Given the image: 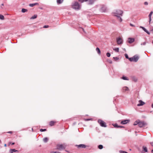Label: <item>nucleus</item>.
<instances>
[{
	"instance_id": "f257e3e1",
	"label": "nucleus",
	"mask_w": 153,
	"mask_h": 153,
	"mask_svg": "<svg viewBox=\"0 0 153 153\" xmlns=\"http://www.w3.org/2000/svg\"><path fill=\"white\" fill-rule=\"evenodd\" d=\"M114 16L117 17L118 20L121 22L122 21V19L121 16H122L123 11L120 10H118L114 12Z\"/></svg>"
},
{
	"instance_id": "f03ea898",
	"label": "nucleus",
	"mask_w": 153,
	"mask_h": 153,
	"mask_svg": "<svg viewBox=\"0 0 153 153\" xmlns=\"http://www.w3.org/2000/svg\"><path fill=\"white\" fill-rule=\"evenodd\" d=\"M72 8L75 10H79L81 7V5L77 2H75L72 5Z\"/></svg>"
},
{
	"instance_id": "7ed1b4c3",
	"label": "nucleus",
	"mask_w": 153,
	"mask_h": 153,
	"mask_svg": "<svg viewBox=\"0 0 153 153\" xmlns=\"http://www.w3.org/2000/svg\"><path fill=\"white\" fill-rule=\"evenodd\" d=\"M98 123L100 124L101 126L105 127H106V123L103 120L99 119L98 120Z\"/></svg>"
},
{
	"instance_id": "20e7f679",
	"label": "nucleus",
	"mask_w": 153,
	"mask_h": 153,
	"mask_svg": "<svg viewBox=\"0 0 153 153\" xmlns=\"http://www.w3.org/2000/svg\"><path fill=\"white\" fill-rule=\"evenodd\" d=\"M65 146L63 144H58L56 145V149L62 150V149H65Z\"/></svg>"
},
{
	"instance_id": "39448f33",
	"label": "nucleus",
	"mask_w": 153,
	"mask_h": 153,
	"mask_svg": "<svg viewBox=\"0 0 153 153\" xmlns=\"http://www.w3.org/2000/svg\"><path fill=\"white\" fill-rule=\"evenodd\" d=\"M118 45L121 44L123 43V40L120 37H118L116 39Z\"/></svg>"
},
{
	"instance_id": "423d86ee",
	"label": "nucleus",
	"mask_w": 153,
	"mask_h": 153,
	"mask_svg": "<svg viewBox=\"0 0 153 153\" xmlns=\"http://www.w3.org/2000/svg\"><path fill=\"white\" fill-rule=\"evenodd\" d=\"M147 124L144 121H140L138 124V126L140 127L141 128L143 127L145 125H146Z\"/></svg>"
},
{
	"instance_id": "0eeeda50",
	"label": "nucleus",
	"mask_w": 153,
	"mask_h": 153,
	"mask_svg": "<svg viewBox=\"0 0 153 153\" xmlns=\"http://www.w3.org/2000/svg\"><path fill=\"white\" fill-rule=\"evenodd\" d=\"M138 102H139V103H138L137 105V106H142L145 104V102H143L142 100H139Z\"/></svg>"
},
{
	"instance_id": "6e6552de",
	"label": "nucleus",
	"mask_w": 153,
	"mask_h": 153,
	"mask_svg": "<svg viewBox=\"0 0 153 153\" xmlns=\"http://www.w3.org/2000/svg\"><path fill=\"white\" fill-rule=\"evenodd\" d=\"M134 41V38H129L128 39V42L130 44L132 43Z\"/></svg>"
},
{
	"instance_id": "1a4fd4ad",
	"label": "nucleus",
	"mask_w": 153,
	"mask_h": 153,
	"mask_svg": "<svg viewBox=\"0 0 153 153\" xmlns=\"http://www.w3.org/2000/svg\"><path fill=\"white\" fill-rule=\"evenodd\" d=\"M139 57L135 55L133 57V61L134 62H137L139 59Z\"/></svg>"
},
{
	"instance_id": "9d476101",
	"label": "nucleus",
	"mask_w": 153,
	"mask_h": 153,
	"mask_svg": "<svg viewBox=\"0 0 153 153\" xmlns=\"http://www.w3.org/2000/svg\"><path fill=\"white\" fill-rule=\"evenodd\" d=\"M129 122V120H125L121 121V124H125L128 123Z\"/></svg>"
},
{
	"instance_id": "9b49d317",
	"label": "nucleus",
	"mask_w": 153,
	"mask_h": 153,
	"mask_svg": "<svg viewBox=\"0 0 153 153\" xmlns=\"http://www.w3.org/2000/svg\"><path fill=\"white\" fill-rule=\"evenodd\" d=\"M76 146H77L78 148H85L86 147V146L85 145L81 144L79 145H76Z\"/></svg>"
},
{
	"instance_id": "f8f14e48",
	"label": "nucleus",
	"mask_w": 153,
	"mask_h": 153,
	"mask_svg": "<svg viewBox=\"0 0 153 153\" xmlns=\"http://www.w3.org/2000/svg\"><path fill=\"white\" fill-rule=\"evenodd\" d=\"M140 28H141L143 29V30L146 33L148 34H150V33L149 32L145 27H144L140 26Z\"/></svg>"
},
{
	"instance_id": "ddd939ff",
	"label": "nucleus",
	"mask_w": 153,
	"mask_h": 153,
	"mask_svg": "<svg viewBox=\"0 0 153 153\" xmlns=\"http://www.w3.org/2000/svg\"><path fill=\"white\" fill-rule=\"evenodd\" d=\"M153 13V12L152 11L151 12L150 14H149V23H150V22L151 21V16H152Z\"/></svg>"
},
{
	"instance_id": "4468645a",
	"label": "nucleus",
	"mask_w": 153,
	"mask_h": 153,
	"mask_svg": "<svg viewBox=\"0 0 153 153\" xmlns=\"http://www.w3.org/2000/svg\"><path fill=\"white\" fill-rule=\"evenodd\" d=\"M39 3H33V4H29V6L31 7H33L36 5H38Z\"/></svg>"
},
{
	"instance_id": "2eb2a0df",
	"label": "nucleus",
	"mask_w": 153,
	"mask_h": 153,
	"mask_svg": "<svg viewBox=\"0 0 153 153\" xmlns=\"http://www.w3.org/2000/svg\"><path fill=\"white\" fill-rule=\"evenodd\" d=\"M18 151V150H15V149H10V153H13L14 152Z\"/></svg>"
},
{
	"instance_id": "dca6fc26",
	"label": "nucleus",
	"mask_w": 153,
	"mask_h": 153,
	"mask_svg": "<svg viewBox=\"0 0 153 153\" xmlns=\"http://www.w3.org/2000/svg\"><path fill=\"white\" fill-rule=\"evenodd\" d=\"M94 0H90L88 2V4L90 5L94 3Z\"/></svg>"
},
{
	"instance_id": "f3484780",
	"label": "nucleus",
	"mask_w": 153,
	"mask_h": 153,
	"mask_svg": "<svg viewBox=\"0 0 153 153\" xmlns=\"http://www.w3.org/2000/svg\"><path fill=\"white\" fill-rule=\"evenodd\" d=\"M48 140V137H45L43 139V141L45 143H47Z\"/></svg>"
},
{
	"instance_id": "a211bd4d",
	"label": "nucleus",
	"mask_w": 153,
	"mask_h": 153,
	"mask_svg": "<svg viewBox=\"0 0 153 153\" xmlns=\"http://www.w3.org/2000/svg\"><path fill=\"white\" fill-rule=\"evenodd\" d=\"M139 121H140V120H136L134 122V125H136L137 124L138 125Z\"/></svg>"
},
{
	"instance_id": "6ab92c4d",
	"label": "nucleus",
	"mask_w": 153,
	"mask_h": 153,
	"mask_svg": "<svg viewBox=\"0 0 153 153\" xmlns=\"http://www.w3.org/2000/svg\"><path fill=\"white\" fill-rule=\"evenodd\" d=\"M96 51L97 52L98 54H100V51L98 48H96Z\"/></svg>"
},
{
	"instance_id": "aec40b11",
	"label": "nucleus",
	"mask_w": 153,
	"mask_h": 153,
	"mask_svg": "<svg viewBox=\"0 0 153 153\" xmlns=\"http://www.w3.org/2000/svg\"><path fill=\"white\" fill-rule=\"evenodd\" d=\"M54 122L53 121H51L50 122L49 125L51 126H52L54 125Z\"/></svg>"
},
{
	"instance_id": "412c9836",
	"label": "nucleus",
	"mask_w": 153,
	"mask_h": 153,
	"mask_svg": "<svg viewBox=\"0 0 153 153\" xmlns=\"http://www.w3.org/2000/svg\"><path fill=\"white\" fill-rule=\"evenodd\" d=\"M63 0H57V2L58 4L62 3L63 1Z\"/></svg>"
},
{
	"instance_id": "4be33fe9",
	"label": "nucleus",
	"mask_w": 153,
	"mask_h": 153,
	"mask_svg": "<svg viewBox=\"0 0 153 153\" xmlns=\"http://www.w3.org/2000/svg\"><path fill=\"white\" fill-rule=\"evenodd\" d=\"M143 151L145 152H147L148 151L147 148L145 146H143Z\"/></svg>"
},
{
	"instance_id": "5701e85b",
	"label": "nucleus",
	"mask_w": 153,
	"mask_h": 153,
	"mask_svg": "<svg viewBox=\"0 0 153 153\" xmlns=\"http://www.w3.org/2000/svg\"><path fill=\"white\" fill-rule=\"evenodd\" d=\"M37 17V15H34V16H33L31 18V19H36Z\"/></svg>"
},
{
	"instance_id": "b1692460",
	"label": "nucleus",
	"mask_w": 153,
	"mask_h": 153,
	"mask_svg": "<svg viewBox=\"0 0 153 153\" xmlns=\"http://www.w3.org/2000/svg\"><path fill=\"white\" fill-rule=\"evenodd\" d=\"M123 90L125 91H128V88L127 87H124L123 88Z\"/></svg>"
},
{
	"instance_id": "393cba45",
	"label": "nucleus",
	"mask_w": 153,
	"mask_h": 153,
	"mask_svg": "<svg viewBox=\"0 0 153 153\" xmlns=\"http://www.w3.org/2000/svg\"><path fill=\"white\" fill-rule=\"evenodd\" d=\"M113 50L117 52H119V48H114Z\"/></svg>"
},
{
	"instance_id": "a878e982",
	"label": "nucleus",
	"mask_w": 153,
	"mask_h": 153,
	"mask_svg": "<svg viewBox=\"0 0 153 153\" xmlns=\"http://www.w3.org/2000/svg\"><path fill=\"white\" fill-rule=\"evenodd\" d=\"M27 11V9L24 8H22V13H25Z\"/></svg>"
},
{
	"instance_id": "bb28decb",
	"label": "nucleus",
	"mask_w": 153,
	"mask_h": 153,
	"mask_svg": "<svg viewBox=\"0 0 153 153\" xmlns=\"http://www.w3.org/2000/svg\"><path fill=\"white\" fill-rule=\"evenodd\" d=\"M122 79H124V80H128V79L126 76H123L122 77Z\"/></svg>"
},
{
	"instance_id": "cd10ccee",
	"label": "nucleus",
	"mask_w": 153,
	"mask_h": 153,
	"mask_svg": "<svg viewBox=\"0 0 153 153\" xmlns=\"http://www.w3.org/2000/svg\"><path fill=\"white\" fill-rule=\"evenodd\" d=\"M0 19L1 20H4V16L2 15H0Z\"/></svg>"
},
{
	"instance_id": "c85d7f7f",
	"label": "nucleus",
	"mask_w": 153,
	"mask_h": 153,
	"mask_svg": "<svg viewBox=\"0 0 153 153\" xmlns=\"http://www.w3.org/2000/svg\"><path fill=\"white\" fill-rule=\"evenodd\" d=\"M98 148L100 149H102L103 148V146L102 145H100L98 146Z\"/></svg>"
},
{
	"instance_id": "c756f323",
	"label": "nucleus",
	"mask_w": 153,
	"mask_h": 153,
	"mask_svg": "<svg viewBox=\"0 0 153 153\" xmlns=\"http://www.w3.org/2000/svg\"><path fill=\"white\" fill-rule=\"evenodd\" d=\"M101 10L104 12L106 11V8L104 7H102L101 8Z\"/></svg>"
},
{
	"instance_id": "7c9ffc66",
	"label": "nucleus",
	"mask_w": 153,
	"mask_h": 153,
	"mask_svg": "<svg viewBox=\"0 0 153 153\" xmlns=\"http://www.w3.org/2000/svg\"><path fill=\"white\" fill-rule=\"evenodd\" d=\"M113 59L115 61H117L119 59V58L117 57H114Z\"/></svg>"
},
{
	"instance_id": "2f4dec72",
	"label": "nucleus",
	"mask_w": 153,
	"mask_h": 153,
	"mask_svg": "<svg viewBox=\"0 0 153 153\" xmlns=\"http://www.w3.org/2000/svg\"><path fill=\"white\" fill-rule=\"evenodd\" d=\"M120 153H128L126 152L123 151H119Z\"/></svg>"
},
{
	"instance_id": "473e14b6",
	"label": "nucleus",
	"mask_w": 153,
	"mask_h": 153,
	"mask_svg": "<svg viewBox=\"0 0 153 153\" xmlns=\"http://www.w3.org/2000/svg\"><path fill=\"white\" fill-rule=\"evenodd\" d=\"M128 59L131 62L133 61V57L132 58H129Z\"/></svg>"
},
{
	"instance_id": "72a5a7b5",
	"label": "nucleus",
	"mask_w": 153,
	"mask_h": 153,
	"mask_svg": "<svg viewBox=\"0 0 153 153\" xmlns=\"http://www.w3.org/2000/svg\"><path fill=\"white\" fill-rule=\"evenodd\" d=\"M106 56L107 57H110V56H111V54L110 53H106Z\"/></svg>"
},
{
	"instance_id": "f704fd0d",
	"label": "nucleus",
	"mask_w": 153,
	"mask_h": 153,
	"mask_svg": "<svg viewBox=\"0 0 153 153\" xmlns=\"http://www.w3.org/2000/svg\"><path fill=\"white\" fill-rule=\"evenodd\" d=\"M114 126L115 127L119 128V126L117 124H114Z\"/></svg>"
},
{
	"instance_id": "c9c22d12",
	"label": "nucleus",
	"mask_w": 153,
	"mask_h": 153,
	"mask_svg": "<svg viewBox=\"0 0 153 153\" xmlns=\"http://www.w3.org/2000/svg\"><path fill=\"white\" fill-rule=\"evenodd\" d=\"M81 3L83 2L84 1H87L88 0H78Z\"/></svg>"
},
{
	"instance_id": "e433bc0d",
	"label": "nucleus",
	"mask_w": 153,
	"mask_h": 153,
	"mask_svg": "<svg viewBox=\"0 0 153 153\" xmlns=\"http://www.w3.org/2000/svg\"><path fill=\"white\" fill-rule=\"evenodd\" d=\"M125 56L126 58V59H129V58L128 57V56L127 54H125Z\"/></svg>"
},
{
	"instance_id": "4c0bfd02",
	"label": "nucleus",
	"mask_w": 153,
	"mask_h": 153,
	"mask_svg": "<svg viewBox=\"0 0 153 153\" xmlns=\"http://www.w3.org/2000/svg\"><path fill=\"white\" fill-rule=\"evenodd\" d=\"M46 129H40V131H46Z\"/></svg>"
},
{
	"instance_id": "58836bf2",
	"label": "nucleus",
	"mask_w": 153,
	"mask_h": 153,
	"mask_svg": "<svg viewBox=\"0 0 153 153\" xmlns=\"http://www.w3.org/2000/svg\"><path fill=\"white\" fill-rule=\"evenodd\" d=\"M146 42H144L142 43L141 44V45H146Z\"/></svg>"
},
{
	"instance_id": "ea45409f",
	"label": "nucleus",
	"mask_w": 153,
	"mask_h": 153,
	"mask_svg": "<svg viewBox=\"0 0 153 153\" xmlns=\"http://www.w3.org/2000/svg\"><path fill=\"white\" fill-rule=\"evenodd\" d=\"M49 27L48 25H44L43 26V28H47V27Z\"/></svg>"
},
{
	"instance_id": "a19ab883",
	"label": "nucleus",
	"mask_w": 153,
	"mask_h": 153,
	"mask_svg": "<svg viewBox=\"0 0 153 153\" xmlns=\"http://www.w3.org/2000/svg\"><path fill=\"white\" fill-rule=\"evenodd\" d=\"M130 25L131 27H134L135 26L134 25H133V24L131 23H130Z\"/></svg>"
},
{
	"instance_id": "79ce46f5",
	"label": "nucleus",
	"mask_w": 153,
	"mask_h": 153,
	"mask_svg": "<svg viewBox=\"0 0 153 153\" xmlns=\"http://www.w3.org/2000/svg\"><path fill=\"white\" fill-rule=\"evenodd\" d=\"M144 4L145 5H147L148 4V3L146 1L144 2Z\"/></svg>"
},
{
	"instance_id": "37998d69",
	"label": "nucleus",
	"mask_w": 153,
	"mask_h": 153,
	"mask_svg": "<svg viewBox=\"0 0 153 153\" xmlns=\"http://www.w3.org/2000/svg\"><path fill=\"white\" fill-rule=\"evenodd\" d=\"M108 62L111 64L112 63V62L111 60H110L108 61Z\"/></svg>"
},
{
	"instance_id": "c03bdc74",
	"label": "nucleus",
	"mask_w": 153,
	"mask_h": 153,
	"mask_svg": "<svg viewBox=\"0 0 153 153\" xmlns=\"http://www.w3.org/2000/svg\"><path fill=\"white\" fill-rule=\"evenodd\" d=\"M124 127L123 126H119V128H124Z\"/></svg>"
},
{
	"instance_id": "a18cd8bd",
	"label": "nucleus",
	"mask_w": 153,
	"mask_h": 153,
	"mask_svg": "<svg viewBox=\"0 0 153 153\" xmlns=\"http://www.w3.org/2000/svg\"><path fill=\"white\" fill-rule=\"evenodd\" d=\"M151 145H152V146H153V142H152L150 143Z\"/></svg>"
},
{
	"instance_id": "49530a36",
	"label": "nucleus",
	"mask_w": 153,
	"mask_h": 153,
	"mask_svg": "<svg viewBox=\"0 0 153 153\" xmlns=\"http://www.w3.org/2000/svg\"><path fill=\"white\" fill-rule=\"evenodd\" d=\"M8 133L11 134L12 133V132L11 131H10L8 132Z\"/></svg>"
},
{
	"instance_id": "de8ad7c7",
	"label": "nucleus",
	"mask_w": 153,
	"mask_h": 153,
	"mask_svg": "<svg viewBox=\"0 0 153 153\" xmlns=\"http://www.w3.org/2000/svg\"><path fill=\"white\" fill-rule=\"evenodd\" d=\"M14 144H15L14 143H11V144H12V145H14Z\"/></svg>"
},
{
	"instance_id": "09e8293b",
	"label": "nucleus",
	"mask_w": 153,
	"mask_h": 153,
	"mask_svg": "<svg viewBox=\"0 0 153 153\" xmlns=\"http://www.w3.org/2000/svg\"><path fill=\"white\" fill-rule=\"evenodd\" d=\"M4 146L5 147H6L7 146V145L6 144H5L4 145Z\"/></svg>"
},
{
	"instance_id": "8fccbe9b",
	"label": "nucleus",
	"mask_w": 153,
	"mask_h": 153,
	"mask_svg": "<svg viewBox=\"0 0 153 153\" xmlns=\"http://www.w3.org/2000/svg\"><path fill=\"white\" fill-rule=\"evenodd\" d=\"M152 107L153 108V104H152Z\"/></svg>"
},
{
	"instance_id": "3c124183",
	"label": "nucleus",
	"mask_w": 153,
	"mask_h": 153,
	"mask_svg": "<svg viewBox=\"0 0 153 153\" xmlns=\"http://www.w3.org/2000/svg\"><path fill=\"white\" fill-rule=\"evenodd\" d=\"M90 120V119H86V120Z\"/></svg>"
},
{
	"instance_id": "603ef678",
	"label": "nucleus",
	"mask_w": 153,
	"mask_h": 153,
	"mask_svg": "<svg viewBox=\"0 0 153 153\" xmlns=\"http://www.w3.org/2000/svg\"><path fill=\"white\" fill-rule=\"evenodd\" d=\"M151 152L152 153H153V149H152V151H151Z\"/></svg>"
},
{
	"instance_id": "864d4df0",
	"label": "nucleus",
	"mask_w": 153,
	"mask_h": 153,
	"mask_svg": "<svg viewBox=\"0 0 153 153\" xmlns=\"http://www.w3.org/2000/svg\"><path fill=\"white\" fill-rule=\"evenodd\" d=\"M1 143V140H0V143Z\"/></svg>"
},
{
	"instance_id": "5fc2aeb1",
	"label": "nucleus",
	"mask_w": 153,
	"mask_h": 153,
	"mask_svg": "<svg viewBox=\"0 0 153 153\" xmlns=\"http://www.w3.org/2000/svg\"><path fill=\"white\" fill-rule=\"evenodd\" d=\"M1 5H2V6H3V5H4V4H1Z\"/></svg>"
},
{
	"instance_id": "6e6d98bb",
	"label": "nucleus",
	"mask_w": 153,
	"mask_h": 153,
	"mask_svg": "<svg viewBox=\"0 0 153 153\" xmlns=\"http://www.w3.org/2000/svg\"><path fill=\"white\" fill-rule=\"evenodd\" d=\"M82 30H83V31L84 32H84V29H83L82 28Z\"/></svg>"
},
{
	"instance_id": "4d7b16f0",
	"label": "nucleus",
	"mask_w": 153,
	"mask_h": 153,
	"mask_svg": "<svg viewBox=\"0 0 153 153\" xmlns=\"http://www.w3.org/2000/svg\"><path fill=\"white\" fill-rule=\"evenodd\" d=\"M10 142L9 143V144H10Z\"/></svg>"
},
{
	"instance_id": "13d9d810",
	"label": "nucleus",
	"mask_w": 153,
	"mask_h": 153,
	"mask_svg": "<svg viewBox=\"0 0 153 153\" xmlns=\"http://www.w3.org/2000/svg\"><path fill=\"white\" fill-rule=\"evenodd\" d=\"M152 43L153 44V41L152 42Z\"/></svg>"
},
{
	"instance_id": "bf43d9fd",
	"label": "nucleus",
	"mask_w": 153,
	"mask_h": 153,
	"mask_svg": "<svg viewBox=\"0 0 153 153\" xmlns=\"http://www.w3.org/2000/svg\"><path fill=\"white\" fill-rule=\"evenodd\" d=\"M152 30H153V29H152Z\"/></svg>"
}]
</instances>
